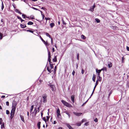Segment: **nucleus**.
<instances>
[{"mask_svg": "<svg viewBox=\"0 0 129 129\" xmlns=\"http://www.w3.org/2000/svg\"><path fill=\"white\" fill-rule=\"evenodd\" d=\"M95 88L94 87V89H93V92H92V94H91V95L90 96V97L89 98H91V96L92 95V94H93V92H94V89H95Z\"/></svg>", "mask_w": 129, "mask_h": 129, "instance_id": "44", "label": "nucleus"}, {"mask_svg": "<svg viewBox=\"0 0 129 129\" xmlns=\"http://www.w3.org/2000/svg\"><path fill=\"white\" fill-rule=\"evenodd\" d=\"M1 128H3L4 127V123H2V124H1Z\"/></svg>", "mask_w": 129, "mask_h": 129, "instance_id": "29", "label": "nucleus"}, {"mask_svg": "<svg viewBox=\"0 0 129 129\" xmlns=\"http://www.w3.org/2000/svg\"><path fill=\"white\" fill-rule=\"evenodd\" d=\"M73 113L75 115L77 116H80L82 114V113H77L75 112H74Z\"/></svg>", "mask_w": 129, "mask_h": 129, "instance_id": "7", "label": "nucleus"}, {"mask_svg": "<svg viewBox=\"0 0 129 129\" xmlns=\"http://www.w3.org/2000/svg\"><path fill=\"white\" fill-rule=\"evenodd\" d=\"M102 70L105 71H107V68L106 67H104L101 69Z\"/></svg>", "mask_w": 129, "mask_h": 129, "instance_id": "28", "label": "nucleus"}, {"mask_svg": "<svg viewBox=\"0 0 129 129\" xmlns=\"http://www.w3.org/2000/svg\"><path fill=\"white\" fill-rule=\"evenodd\" d=\"M17 104V102L15 101H13L12 102V106L16 107Z\"/></svg>", "mask_w": 129, "mask_h": 129, "instance_id": "9", "label": "nucleus"}, {"mask_svg": "<svg viewBox=\"0 0 129 129\" xmlns=\"http://www.w3.org/2000/svg\"><path fill=\"white\" fill-rule=\"evenodd\" d=\"M98 81H101L102 80V78L100 77H98Z\"/></svg>", "mask_w": 129, "mask_h": 129, "instance_id": "34", "label": "nucleus"}, {"mask_svg": "<svg viewBox=\"0 0 129 129\" xmlns=\"http://www.w3.org/2000/svg\"><path fill=\"white\" fill-rule=\"evenodd\" d=\"M95 78H96V76L95 74H93V75L92 79V80H93V81L94 82H95Z\"/></svg>", "mask_w": 129, "mask_h": 129, "instance_id": "14", "label": "nucleus"}, {"mask_svg": "<svg viewBox=\"0 0 129 129\" xmlns=\"http://www.w3.org/2000/svg\"><path fill=\"white\" fill-rule=\"evenodd\" d=\"M6 105L7 106H9V102L8 101H7L6 102Z\"/></svg>", "mask_w": 129, "mask_h": 129, "instance_id": "43", "label": "nucleus"}, {"mask_svg": "<svg viewBox=\"0 0 129 129\" xmlns=\"http://www.w3.org/2000/svg\"><path fill=\"white\" fill-rule=\"evenodd\" d=\"M15 11L17 13L20 14H21L22 13L20 12L18 9H16L15 10Z\"/></svg>", "mask_w": 129, "mask_h": 129, "instance_id": "19", "label": "nucleus"}, {"mask_svg": "<svg viewBox=\"0 0 129 129\" xmlns=\"http://www.w3.org/2000/svg\"><path fill=\"white\" fill-rule=\"evenodd\" d=\"M20 118H21V120L23 121L24 122V117L22 116V115H20Z\"/></svg>", "mask_w": 129, "mask_h": 129, "instance_id": "15", "label": "nucleus"}, {"mask_svg": "<svg viewBox=\"0 0 129 129\" xmlns=\"http://www.w3.org/2000/svg\"><path fill=\"white\" fill-rule=\"evenodd\" d=\"M49 85L52 91H55V90L56 89L54 85Z\"/></svg>", "mask_w": 129, "mask_h": 129, "instance_id": "5", "label": "nucleus"}, {"mask_svg": "<svg viewBox=\"0 0 129 129\" xmlns=\"http://www.w3.org/2000/svg\"><path fill=\"white\" fill-rule=\"evenodd\" d=\"M34 105H32L31 107V108L30 110V112H32V111H33V109L34 108Z\"/></svg>", "mask_w": 129, "mask_h": 129, "instance_id": "25", "label": "nucleus"}, {"mask_svg": "<svg viewBox=\"0 0 129 129\" xmlns=\"http://www.w3.org/2000/svg\"><path fill=\"white\" fill-rule=\"evenodd\" d=\"M15 114V112H11L10 113V118L11 119H12L13 117L14 114Z\"/></svg>", "mask_w": 129, "mask_h": 129, "instance_id": "8", "label": "nucleus"}, {"mask_svg": "<svg viewBox=\"0 0 129 129\" xmlns=\"http://www.w3.org/2000/svg\"><path fill=\"white\" fill-rule=\"evenodd\" d=\"M39 110H37L36 109V108H35L34 110V112L35 114V115L36 116V114L37 113L39 112Z\"/></svg>", "mask_w": 129, "mask_h": 129, "instance_id": "12", "label": "nucleus"}, {"mask_svg": "<svg viewBox=\"0 0 129 129\" xmlns=\"http://www.w3.org/2000/svg\"><path fill=\"white\" fill-rule=\"evenodd\" d=\"M86 120L85 119H83L82 120V122L83 123L84 122H86Z\"/></svg>", "mask_w": 129, "mask_h": 129, "instance_id": "36", "label": "nucleus"}, {"mask_svg": "<svg viewBox=\"0 0 129 129\" xmlns=\"http://www.w3.org/2000/svg\"><path fill=\"white\" fill-rule=\"evenodd\" d=\"M47 69L49 72L50 73H51V70L49 69V67H47Z\"/></svg>", "mask_w": 129, "mask_h": 129, "instance_id": "27", "label": "nucleus"}, {"mask_svg": "<svg viewBox=\"0 0 129 129\" xmlns=\"http://www.w3.org/2000/svg\"><path fill=\"white\" fill-rule=\"evenodd\" d=\"M98 84V80H97L96 81L95 85H97Z\"/></svg>", "mask_w": 129, "mask_h": 129, "instance_id": "48", "label": "nucleus"}, {"mask_svg": "<svg viewBox=\"0 0 129 129\" xmlns=\"http://www.w3.org/2000/svg\"><path fill=\"white\" fill-rule=\"evenodd\" d=\"M56 67L55 66V68H54V72H56Z\"/></svg>", "mask_w": 129, "mask_h": 129, "instance_id": "61", "label": "nucleus"}, {"mask_svg": "<svg viewBox=\"0 0 129 129\" xmlns=\"http://www.w3.org/2000/svg\"><path fill=\"white\" fill-rule=\"evenodd\" d=\"M20 26L22 28H24L26 27V25L25 24H21Z\"/></svg>", "mask_w": 129, "mask_h": 129, "instance_id": "16", "label": "nucleus"}, {"mask_svg": "<svg viewBox=\"0 0 129 129\" xmlns=\"http://www.w3.org/2000/svg\"><path fill=\"white\" fill-rule=\"evenodd\" d=\"M95 4H94L93 6L90 8V10L91 11H93L94 10V8L95 7Z\"/></svg>", "mask_w": 129, "mask_h": 129, "instance_id": "13", "label": "nucleus"}, {"mask_svg": "<svg viewBox=\"0 0 129 129\" xmlns=\"http://www.w3.org/2000/svg\"><path fill=\"white\" fill-rule=\"evenodd\" d=\"M62 103L66 106L69 107H72V106L70 104H69L67 102L63 100H62L61 101Z\"/></svg>", "mask_w": 129, "mask_h": 129, "instance_id": "2", "label": "nucleus"}, {"mask_svg": "<svg viewBox=\"0 0 129 129\" xmlns=\"http://www.w3.org/2000/svg\"><path fill=\"white\" fill-rule=\"evenodd\" d=\"M66 125L69 128V129H72V127L69 124H67Z\"/></svg>", "mask_w": 129, "mask_h": 129, "instance_id": "18", "label": "nucleus"}, {"mask_svg": "<svg viewBox=\"0 0 129 129\" xmlns=\"http://www.w3.org/2000/svg\"><path fill=\"white\" fill-rule=\"evenodd\" d=\"M51 38V43L52 44V43H53V39H52V38L51 37V38Z\"/></svg>", "mask_w": 129, "mask_h": 129, "instance_id": "53", "label": "nucleus"}, {"mask_svg": "<svg viewBox=\"0 0 129 129\" xmlns=\"http://www.w3.org/2000/svg\"><path fill=\"white\" fill-rule=\"evenodd\" d=\"M45 19L46 21L48 20H49L50 19V18H45Z\"/></svg>", "mask_w": 129, "mask_h": 129, "instance_id": "51", "label": "nucleus"}, {"mask_svg": "<svg viewBox=\"0 0 129 129\" xmlns=\"http://www.w3.org/2000/svg\"><path fill=\"white\" fill-rule=\"evenodd\" d=\"M42 97L43 98V102L44 103L46 102L47 101V95L46 94H43L42 96Z\"/></svg>", "mask_w": 129, "mask_h": 129, "instance_id": "3", "label": "nucleus"}, {"mask_svg": "<svg viewBox=\"0 0 129 129\" xmlns=\"http://www.w3.org/2000/svg\"><path fill=\"white\" fill-rule=\"evenodd\" d=\"M62 22H63V24H66V23L65 22H64V21H63V19H62Z\"/></svg>", "mask_w": 129, "mask_h": 129, "instance_id": "62", "label": "nucleus"}, {"mask_svg": "<svg viewBox=\"0 0 129 129\" xmlns=\"http://www.w3.org/2000/svg\"><path fill=\"white\" fill-rule=\"evenodd\" d=\"M88 100H87L86 101L85 103H84V104H83V105H82V106H83L84 104H85L86 102H87Z\"/></svg>", "mask_w": 129, "mask_h": 129, "instance_id": "63", "label": "nucleus"}, {"mask_svg": "<svg viewBox=\"0 0 129 129\" xmlns=\"http://www.w3.org/2000/svg\"><path fill=\"white\" fill-rule=\"evenodd\" d=\"M84 125H86V126H87L88 125V122H86L84 124Z\"/></svg>", "mask_w": 129, "mask_h": 129, "instance_id": "52", "label": "nucleus"}, {"mask_svg": "<svg viewBox=\"0 0 129 129\" xmlns=\"http://www.w3.org/2000/svg\"><path fill=\"white\" fill-rule=\"evenodd\" d=\"M97 23H99L100 22V20L96 18L95 19Z\"/></svg>", "mask_w": 129, "mask_h": 129, "instance_id": "30", "label": "nucleus"}, {"mask_svg": "<svg viewBox=\"0 0 129 129\" xmlns=\"http://www.w3.org/2000/svg\"><path fill=\"white\" fill-rule=\"evenodd\" d=\"M48 61L50 63V66L51 69H52L53 68V64L51 63V54L50 51H48Z\"/></svg>", "mask_w": 129, "mask_h": 129, "instance_id": "1", "label": "nucleus"}, {"mask_svg": "<svg viewBox=\"0 0 129 129\" xmlns=\"http://www.w3.org/2000/svg\"><path fill=\"white\" fill-rule=\"evenodd\" d=\"M79 54H77V59L78 60H79Z\"/></svg>", "mask_w": 129, "mask_h": 129, "instance_id": "54", "label": "nucleus"}, {"mask_svg": "<svg viewBox=\"0 0 129 129\" xmlns=\"http://www.w3.org/2000/svg\"><path fill=\"white\" fill-rule=\"evenodd\" d=\"M53 62H56L57 61L56 56H55L53 59Z\"/></svg>", "mask_w": 129, "mask_h": 129, "instance_id": "21", "label": "nucleus"}, {"mask_svg": "<svg viewBox=\"0 0 129 129\" xmlns=\"http://www.w3.org/2000/svg\"><path fill=\"white\" fill-rule=\"evenodd\" d=\"M33 23L31 21L28 22L27 23V24L28 25H32L33 24Z\"/></svg>", "mask_w": 129, "mask_h": 129, "instance_id": "23", "label": "nucleus"}, {"mask_svg": "<svg viewBox=\"0 0 129 129\" xmlns=\"http://www.w3.org/2000/svg\"><path fill=\"white\" fill-rule=\"evenodd\" d=\"M26 31H28V32H30V33H33L34 31H33L32 30H26Z\"/></svg>", "mask_w": 129, "mask_h": 129, "instance_id": "35", "label": "nucleus"}, {"mask_svg": "<svg viewBox=\"0 0 129 129\" xmlns=\"http://www.w3.org/2000/svg\"><path fill=\"white\" fill-rule=\"evenodd\" d=\"M33 9H34V10H38V9H37V8H34V7H33L32 8Z\"/></svg>", "mask_w": 129, "mask_h": 129, "instance_id": "60", "label": "nucleus"}, {"mask_svg": "<svg viewBox=\"0 0 129 129\" xmlns=\"http://www.w3.org/2000/svg\"><path fill=\"white\" fill-rule=\"evenodd\" d=\"M3 121L2 119V118H0V124L1 125L2 123V122Z\"/></svg>", "mask_w": 129, "mask_h": 129, "instance_id": "37", "label": "nucleus"}, {"mask_svg": "<svg viewBox=\"0 0 129 129\" xmlns=\"http://www.w3.org/2000/svg\"><path fill=\"white\" fill-rule=\"evenodd\" d=\"M43 119L46 122V118L45 117H43Z\"/></svg>", "mask_w": 129, "mask_h": 129, "instance_id": "42", "label": "nucleus"}, {"mask_svg": "<svg viewBox=\"0 0 129 129\" xmlns=\"http://www.w3.org/2000/svg\"><path fill=\"white\" fill-rule=\"evenodd\" d=\"M81 123L80 122L78 123H77V125L78 126H80L81 125Z\"/></svg>", "mask_w": 129, "mask_h": 129, "instance_id": "39", "label": "nucleus"}, {"mask_svg": "<svg viewBox=\"0 0 129 129\" xmlns=\"http://www.w3.org/2000/svg\"><path fill=\"white\" fill-rule=\"evenodd\" d=\"M124 58L123 56L122 57V63H123L124 62Z\"/></svg>", "mask_w": 129, "mask_h": 129, "instance_id": "31", "label": "nucleus"}, {"mask_svg": "<svg viewBox=\"0 0 129 129\" xmlns=\"http://www.w3.org/2000/svg\"><path fill=\"white\" fill-rule=\"evenodd\" d=\"M17 17L18 18V19H21V17L19 16H17Z\"/></svg>", "mask_w": 129, "mask_h": 129, "instance_id": "55", "label": "nucleus"}, {"mask_svg": "<svg viewBox=\"0 0 129 129\" xmlns=\"http://www.w3.org/2000/svg\"><path fill=\"white\" fill-rule=\"evenodd\" d=\"M2 6L1 7V9H2V10L4 8V5H3V3H2Z\"/></svg>", "mask_w": 129, "mask_h": 129, "instance_id": "41", "label": "nucleus"}, {"mask_svg": "<svg viewBox=\"0 0 129 129\" xmlns=\"http://www.w3.org/2000/svg\"><path fill=\"white\" fill-rule=\"evenodd\" d=\"M57 115V117L59 118H60L61 117V115L60 114V111L59 109L58 108L56 111Z\"/></svg>", "mask_w": 129, "mask_h": 129, "instance_id": "4", "label": "nucleus"}, {"mask_svg": "<svg viewBox=\"0 0 129 129\" xmlns=\"http://www.w3.org/2000/svg\"><path fill=\"white\" fill-rule=\"evenodd\" d=\"M34 16H30V18L31 19H34Z\"/></svg>", "mask_w": 129, "mask_h": 129, "instance_id": "59", "label": "nucleus"}, {"mask_svg": "<svg viewBox=\"0 0 129 129\" xmlns=\"http://www.w3.org/2000/svg\"><path fill=\"white\" fill-rule=\"evenodd\" d=\"M6 113L7 114H9L10 113V112L8 110H6Z\"/></svg>", "mask_w": 129, "mask_h": 129, "instance_id": "38", "label": "nucleus"}, {"mask_svg": "<svg viewBox=\"0 0 129 129\" xmlns=\"http://www.w3.org/2000/svg\"><path fill=\"white\" fill-rule=\"evenodd\" d=\"M64 112L68 115L69 118H70L71 116L67 112L65 111Z\"/></svg>", "mask_w": 129, "mask_h": 129, "instance_id": "20", "label": "nucleus"}, {"mask_svg": "<svg viewBox=\"0 0 129 129\" xmlns=\"http://www.w3.org/2000/svg\"><path fill=\"white\" fill-rule=\"evenodd\" d=\"M95 88L94 87V89H93V92H92V94H91V95L90 96V97L89 98H91V96L92 95V94H93V92H94V89H95Z\"/></svg>", "mask_w": 129, "mask_h": 129, "instance_id": "45", "label": "nucleus"}, {"mask_svg": "<svg viewBox=\"0 0 129 129\" xmlns=\"http://www.w3.org/2000/svg\"><path fill=\"white\" fill-rule=\"evenodd\" d=\"M94 121L95 122H98V120L97 118H96L94 120Z\"/></svg>", "mask_w": 129, "mask_h": 129, "instance_id": "46", "label": "nucleus"}, {"mask_svg": "<svg viewBox=\"0 0 129 129\" xmlns=\"http://www.w3.org/2000/svg\"><path fill=\"white\" fill-rule=\"evenodd\" d=\"M81 38L83 39H86V37L84 35H82L81 36Z\"/></svg>", "mask_w": 129, "mask_h": 129, "instance_id": "32", "label": "nucleus"}, {"mask_svg": "<svg viewBox=\"0 0 129 129\" xmlns=\"http://www.w3.org/2000/svg\"><path fill=\"white\" fill-rule=\"evenodd\" d=\"M16 109V107L12 106L11 112L15 113V111Z\"/></svg>", "mask_w": 129, "mask_h": 129, "instance_id": "10", "label": "nucleus"}, {"mask_svg": "<svg viewBox=\"0 0 129 129\" xmlns=\"http://www.w3.org/2000/svg\"><path fill=\"white\" fill-rule=\"evenodd\" d=\"M75 73V71H73L72 73V74L73 75V76H74Z\"/></svg>", "mask_w": 129, "mask_h": 129, "instance_id": "47", "label": "nucleus"}, {"mask_svg": "<svg viewBox=\"0 0 129 129\" xmlns=\"http://www.w3.org/2000/svg\"><path fill=\"white\" fill-rule=\"evenodd\" d=\"M41 122H39L37 124V126L38 127V128L39 129H40V124H41Z\"/></svg>", "mask_w": 129, "mask_h": 129, "instance_id": "17", "label": "nucleus"}, {"mask_svg": "<svg viewBox=\"0 0 129 129\" xmlns=\"http://www.w3.org/2000/svg\"><path fill=\"white\" fill-rule=\"evenodd\" d=\"M84 72V70L82 69V70L81 71V73L82 74H83Z\"/></svg>", "mask_w": 129, "mask_h": 129, "instance_id": "50", "label": "nucleus"}, {"mask_svg": "<svg viewBox=\"0 0 129 129\" xmlns=\"http://www.w3.org/2000/svg\"><path fill=\"white\" fill-rule=\"evenodd\" d=\"M101 71H102L101 69V70H97V69H96V72L97 73H100Z\"/></svg>", "mask_w": 129, "mask_h": 129, "instance_id": "24", "label": "nucleus"}, {"mask_svg": "<svg viewBox=\"0 0 129 129\" xmlns=\"http://www.w3.org/2000/svg\"><path fill=\"white\" fill-rule=\"evenodd\" d=\"M21 1H23L24 2H25L28 4V3H27V1H26L25 0H21Z\"/></svg>", "mask_w": 129, "mask_h": 129, "instance_id": "49", "label": "nucleus"}, {"mask_svg": "<svg viewBox=\"0 0 129 129\" xmlns=\"http://www.w3.org/2000/svg\"><path fill=\"white\" fill-rule=\"evenodd\" d=\"M108 65L109 68H111L112 66V64L110 62H108Z\"/></svg>", "mask_w": 129, "mask_h": 129, "instance_id": "11", "label": "nucleus"}, {"mask_svg": "<svg viewBox=\"0 0 129 129\" xmlns=\"http://www.w3.org/2000/svg\"><path fill=\"white\" fill-rule=\"evenodd\" d=\"M126 49L127 50L129 51V47H128V46H126Z\"/></svg>", "mask_w": 129, "mask_h": 129, "instance_id": "56", "label": "nucleus"}, {"mask_svg": "<svg viewBox=\"0 0 129 129\" xmlns=\"http://www.w3.org/2000/svg\"><path fill=\"white\" fill-rule=\"evenodd\" d=\"M71 98L72 102L74 103V97L72 95L71 96Z\"/></svg>", "mask_w": 129, "mask_h": 129, "instance_id": "22", "label": "nucleus"}, {"mask_svg": "<svg viewBox=\"0 0 129 129\" xmlns=\"http://www.w3.org/2000/svg\"><path fill=\"white\" fill-rule=\"evenodd\" d=\"M40 37L41 39V40L42 41L44 42V43L45 44V45L46 46H48L49 44H48L47 42H46L42 38L41 36H40Z\"/></svg>", "mask_w": 129, "mask_h": 129, "instance_id": "6", "label": "nucleus"}, {"mask_svg": "<svg viewBox=\"0 0 129 129\" xmlns=\"http://www.w3.org/2000/svg\"><path fill=\"white\" fill-rule=\"evenodd\" d=\"M46 117H47V120H49V117L47 116Z\"/></svg>", "mask_w": 129, "mask_h": 129, "instance_id": "57", "label": "nucleus"}, {"mask_svg": "<svg viewBox=\"0 0 129 129\" xmlns=\"http://www.w3.org/2000/svg\"><path fill=\"white\" fill-rule=\"evenodd\" d=\"M41 9H43L44 10H45L46 9V8H45L43 7H42L41 8Z\"/></svg>", "mask_w": 129, "mask_h": 129, "instance_id": "58", "label": "nucleus"}, {"mask_svg": "<svg viewBox=\"0 0 129 129\" xmlns=\"http://www.w3.org/2000/svg\"><path fill=\"white\" fill-rule=\"evenodd\" d=\"M22 16L23 17V18H25V17H26V16L25 15L23 14H22Z\"/></svg>", "mask_w": 129, "mask_h": 129, "instance_id": "40", "label": "nucleus"}, {"mask_svg": "<svg viewBox=\"0 0 129 129\" xmlns=\"http://www.w3.org/2000/svg\"><path fill=\"white\" fill-rule=\"evenodd\" d=\"M50 25L51 27L52 28L54 25V23H51L50 24Z\"/></svg>", "mask_w": 129, "mask_h": 129, "instance_id": "26", "label": "nucleus"}, {"mask_svg": "<svg viewBox=\"0 0 129 129\" xmlns=\"http://www.w3.org/2000/svg\"><path fill=\"white\" fill-rule=\"evenodd\" d=\"M42 15L43 17V19H44V14H42Z\"/></svg>", "mask_w": 129, "mask_h": 129, "instance_id": "64", "label": "nucleus"}, {"mask_svg": "<svg viewBox=\"0 0 129 129\" xmlns=\"http://www.w3.org/2000/svg\"><path fill=\"white\" fill-rule=\"evenodd\" d=\"M46 35L47 36L49 37L50 38H51V37L47 33H46Z\"/></svg>", "mask_w": 129, "mask_h": 129, "instance_id": "33", "label": "nucleus"}]
</instances>
